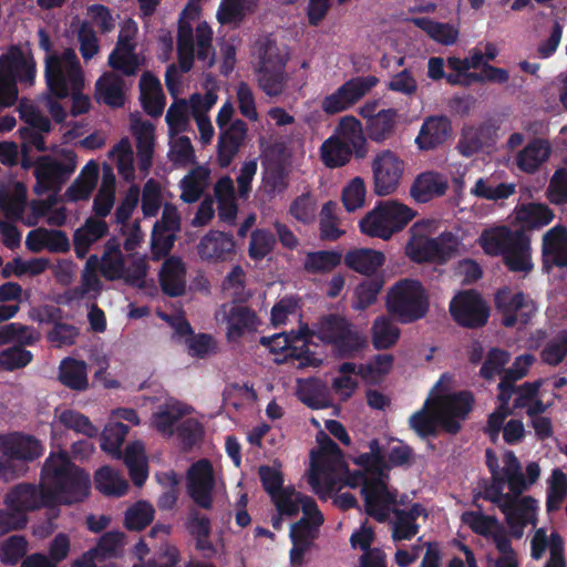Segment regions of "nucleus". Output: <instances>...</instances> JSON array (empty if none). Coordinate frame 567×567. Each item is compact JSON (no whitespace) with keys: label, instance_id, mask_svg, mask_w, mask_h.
Masks as SVG:
<instances>
[{"label":"nucleus","instance_id":"1","mask_svg":"<svg viewBox=\"0 0 567 567\" xmlns=\"http://www.w3.org/2000/svg\"><path fill=\"white\" fill-rule=\"evenodd\" d=\"M42 480L47 497L55 505H73L90 494L89 473L71 462L68 453H51L42 466Z\"/></svg>","mask_w":567,"mask_h":567},{"label":"nucleus","instance_id":"2","mask_svg":"<svg viewBox=\"0 0 567 567\" xmlns=\"http://www.w3.org/2000/svg\"><path fill=\"white\" fill-rule=\"evenodd\" d=\"M478 244L487 256L502 257L511 272L529 274L534 269L532 239L524 229H512L506 225L485 228Z\"/></svg>","mask_w":567,"mask_h":567},{"label":"nucleus","instance_id":"3","mask_svg":"<svg viewBox=\"0 0 567 567\" xmlns=\"http://www.w3.org/2000/svg\"><path fill=\"white\" fill-rule=\"evenodd\" d=\"M338 136H330L321 147V159L329 168L341 167L348 164L354 155L357 158L365 157L368 153L367 140L361 122L352 116L342 117L338 125Z\"/></svg>","mask_w":567,"mask_h":567},{"label":"nucleus","instance_id":"4","mask_svg":"<svg viewBox=\"0 0 567 567\" xmlns=\"http://www.w3.org/2000/svg\"><path fill=\"white\" fill-rule=\"evenodd\" d=\"M385 307L400 323L409 324L424 318L430 308L429 296L416 279H401L388 292Z\"/></svg>","mask_w":567,"mask_h":567},{"label":"nucleus","instance_id":"5","mask_svg":"<svg viewBox=\"0 0 567 567\" xmlns=\"http://www.w3.org/2000/svg\"><path fill=\"white\" fill-rule=\"evenodd\" d=\"M415 215V210L396 200H380L361 218L359 229L369 237L389 240L403 230Z\"/></svg>","mask_w":567,"mask_h":567},{"label":"nucleus","instance_id":"6","mask_svg":"<svg viewBox=\"0 0 567 567\" xmlns=\"http://www.w3.org/2000/svg\"><path fill=\"white\" fill-rule=\"evenodd\" d=\"M44 76L48 89L58 99L69 96V84L75 90L84 86V76L80 61L73 49L68 48L61 54L45 55Z\"/></svg>","mask_w":567,"mask_h":567},{"label":"nucleus","instance_id":"7","mask_svg":"<svg viewBox=\"0 0 567 567\" xmlns=\"http://www.w3.org/2000/svg\"><path fill=\"white\" fill-rule=\"evenodd\" d=\"M460 240L451 231L437 237L413 236L405 246L406 256L416 264L434 262L444 265L457 254Z\"/></svg>","mask_w":567,"mask_h":567},{"label":"nucleus","instance_id":"8","mask_svg":"<svg viewBox=\"0 0 567 567\" xmlns=\"http://www.w3.org/2000/svg\"><path fill=\"white\" fill-rule=\"evenodd\" d=\"M62 162L56 161L50 155L40 156L35 163L34 177L35 185L33 192L37 195H43L50 190H60L69 181L76 168V154L72 150H62Z\"/></svg>","mask_w":567,"mask_h":567},{"label":"nucleus","instance_id":"9","mask_svg":"<svg viewBox=\"0 0 567 567\" xmlns=\"http://www.w3.org/2000/svg\"><path fill=\"white\" fill-rule=\"evenodd\" d=\"M494 303L501 316V323L505 328L526 326L537 311L535 301L523 291H515L511 287H502L494 295Z\"/></svg>","mask_w":567,"mask_h":567},{"label":"nucleus","instance_id":"10","mask_svg":"<svg viewBox=\"0 0 567 567\" xmlns=\"http://www.w3.org/2000/svg\"><path fill=\"white\" fill-rule=\"evenodd\" d=\"M450 313L461 327L477 329L486 324L489 308L480 292L474 289L460 291L450 302Z\"/></svg>","mask_w":567,"mask_h":567},{"label":"nucleus","instance_id":"11","mask_svg":"<svg viewBox=\"0 0 567 567\" xmlns=\"http://www.w3.org/2000/svg\"><path fill=\"white\" fill-rule=\"evenodd\" d=\"M388 480L389 475L372 477L361 488L365 513L380 523L389 518L396 504L398 492L389 488Z\"/></svg>","mask_w":567,"mask_h":567},{"label":"nucleus","instance_id":"12","mask_svg":"<svg viewBox=\"0 0 567 567\" xmlns=\"http://www.w3.org/2000/svg\"><path fill=\"white\" fill-rule=\"evenodd\" d=\"M404 171V162L392 151L384 150L372 162L374 193L386 196L394 193Z\"/></svg>","mask_w":567,"mask_h":567},{"label":"nucleus","instance_id":"13","mask_svg":"<svg viewBox=\"0 0 567 567\" xmlns=\"http://www.w3.org/2000/svg\"><path fill=\"white\" fill-rule=\"evenodd\" d=\"M187 478L189 497L198 507L210 509L213 507V491L215 487L212 462L207 458H202L192 464Z\"/></svg>","mask_w":567,"mask_h":567},{"label":"nucleus","instance_id":"14","mask_svg":"<svg viewBox=\"0 0 567 567\" xmlns=\"http://www.w3.org/2000/svg\"><path fill=\"white\" fill-rule=\"evenodd\" d=\"M4 503L8 509L18 511L24 515L41 507H52L42 478L39 486L31 483L14 485L6 494Z\"/></svg>","mask_w":567,"mask_h":567},{"label":"nucleus","instance_id":"15","mask_svg":"<svg viewBox=\"0 0 567 567\" xmlns=\"http://www.w3.org/2000/svg\"><path fill=\"white\" fill-rule=\"evenodd\" d=\"M0 453L12 455L25 465L43 454V445L33 435L13 432L0 435Z\"/></svg>","mask_w":567,"mask_h":567},{"label":"nucleus","instance_id":"16","mask_svg":"<svg viewBox=\"0 0 567 567\" xmlns=\"http://www.w3.org/2000/svg\"><path fill=\"white\" fill-rule=\"evenodd\" d=\"M134 32L135 30L131 33L130 29H122L116 45L109 55V65L126 76L134 75L138 69L135 43L133 42Z\"/></svg>","mask_w":567,"mask_h":567},{"label":"nucleus","instance_id":"17","mask_svg":"<svg viewBox=\"0 0 567 567\" xmlns=\"http://www.w3.org/2000/svg\"><path fill=\"white\" fill-rule=\"evenodd\" d=\"M246 133L247 124L243 120H235L227 130L220 133L217 143V162L221 168H227L231 164Z\"/></svg>","mask_w":567,"mask_h":567},{"label":"nucleus","instance_id":"18","mask_svg":"<svg viewBox=\"0 0 567 567\" xmlns=\"http://www.w3.org/2000/svg\"><path fill=\"white\" fill-rule=\"evenodd\" d=\"M185 528L195 540V549L200 551L205 558L216 555V547L210 540L212 522L206 515L192 509L186 518Z\"/></svg>","mask_w":567,"mask_h":567},{"label":"nucleus","instance_id":"19","mask_svg":"<svg viewBox=\"0 0 567 567\" xmlns=\"http://www.w3.org/2000/svg\"><path fill=\"white\" fill-rule=\"evenodd\" d=\"M109 234V225L104 219L89 217L73 234V249L79 259H84L92 245Z\"/></svg>","mask_w":567,"mask_h":567},{"label":"nucleus","instance_id":"20","mask_svg":"<svg viewBox=\"0 0 567 567\" xmlns=\"http://www.w3.org/2000/svg\"><path fill=\"white\" fill-rule=\"evenodd\" d=\"M451 131V122L447 117L431 116L423 122L415 143L422 151L434 150L449 138Z\"/></svg>","mask_w":567,"mask_h":567},{"label":"nucleus","instance_id":"21","mask_svg":"<svg viewBox=\"0 0 567 567\" xmlns=\"http://www.w3.org/2000/svg\"><path fill=\"white\" fill-rule=\"evenodd\" d=\"M197 249L204 260H225L234 251L235 240L231 234L210 230L200 239Z\"/></svg>","mask_w":567,"mask_h":567},{"label":"nucleus","instance_id":"22","mask_svg":"<svg viewBox=\"0 0 567 567\" xmlns=\"http://www.w3.org/2000/svg\"><path fill=\"white\" fill-rule=\"evenodd\" d=\"M342 260L347 268L371 277L383 266L385 256L382 251L372 248H353L342 256Z\"/></svg>","mask_w":567,"mask_h":567},{"label":"nucleus","instance_id":"23","mask_svg":"<svg viewBox=\"0 0 567 567\" xmlns=\"http://www.w3.org/2000/svg\"><path fill=\"white\" fill-rule=\"evenodd\" d=\"M554 217V212L542 203L522 204L515 208V221L525 233L547 226Z\"/></svg>","mask_w":567,"mask_h":567},{"label":"nucleus","instance_id":"24","mask_svg":"<svg viewBox=\"0 0 567 567\" xmlns=\"http://www.w3.org/2000/svg\"><path fill=\"white\" fill-rule=\"evenodd\" d=\"M162 291L169 297L185 293V267L181 258L168 257L162 265L159 275Z\"/></svg>","mask_w":567,"mask_h":567},{"label":"nucleus","instance_id":"25","mask_svg":"<svg viewBox=\"0 0 567 567\" xmlns=\"http://www.w3.org/2000/svg\"><path fill=\"white\" fill-rule=\"evenodd\" d=\"M399 111L393 107L383 109L377 112L365 124L368 137L375 143H383L391 140L395 133L399 122Z\"/></svg>","mask_w":567,"mask_h":567},{"label":"nucleus","instance_id":"26","mask_svg":"<svg viewBox=\"0 0 567 567\" xmlns=\"http://www.w3.org/2000/svg\"><path fill=\"white\" fill-rule=\"evenodd\" d=\"M449 187L447 181L435 172L420 174L411 186V196L417 203H427L434 197L445 194Z\"/></svg>","mask_w":567,"mask_h":567},{"label":"nucleus","instance_id":"27","mask_svg":"<svg viewBox=\"0 0 567 567\" xmlns=\"http://www.w3.org/2000/svg\"><path fill=\"white\" fill-rule=\"evenodd\" d=\"M318 443L320 446L321 455L315 456V453H311L312 461H311V472L309 475V483L313 491L317 493L320 492L321 488V481H320V474L324 472L326 465H324V456H331L333 458H341L342 457V451L338 446V444L324 432H320L318 434Z\"/></svg>","mask_w":567,"mask_h":567},{"label":"nucleus","instance_id":"28","mask_svg":"<svg viewBox=\"0 0 567 567\" xmlns=\"http://www.w3.org/2000/svg\"><path fill=\"white\" fill-rule=\"evenodd\" d=\"M95 99L111 107L124 105V81L114 73H104L95 83Z\"/></svg>","mask_w":567,"mask_h":567},{"label":"nucleus","instance_id":"29","mask_svg":"<svg viewBox=\"0 0 567 567\" xmlns=\"http://www.w3.org/2000/svg\"><path fill=\"white\" fill-rule=\"evenodd\" d=\"M257 316L246 306H234L227 315V337L229 340H238L245 333L255 331Z\"/></svg>","mask_w":567,"mask_h":567},{"label":"nucleus","instance_id":"30","mask_svg":"<svg viewBox=\"0 0 567 567\" xmlns=\"http://www.w3.org/2000/svg\"><path fill=\"white\" fill-rule=\"evenodd\" d=\"M550 146L547 141L535 138L529 142L517 155V165L520 171L533 174L548 159Z\"/></svg>","mask_w":567,"mask_h":567},{"label":"nucleus","instance_id":"31","mask_svg":"<svg viewBox=\"0 0 567 567\" xmlns=\"http://www.w3.org/2000/svg\"><path fill=\"white\" fill-rule=\"evenodd\" d=\"M252 53L258 58V69H285L287 59L280 52L275 39L269 35L256 40Z\"/></svg>","mask_w":567,"mask_h":567},{"label":"nucleus","instance_id":"32","mask_svg":"<svg viewBox=\"0 0 567 567\" xmlns=\"http://www.w3.org/2000/svg\"><path fill=\"white\" fill-rule=\"evenodd\" d=\"M133 130L136 140L138 167L141 171L147 172L152 166L154 153V126L151 122L143 121L134 125Z\"/></svg>","mask_w":567,"mask_h":567},{"label":"nucleus","instance_id":"33","mask_svg":"<svg viewBox=\"0 0 567 567\" xmlns=\"http://www.w3.org/2000/svg\"><path fill=\"white\" fill-rule=\"evenodd\" d=\"M401 330L388 316H379L371 327V339L374 349L388 350L394 347L400 339Z\"/></svg>","mask_w":567,"mask_h":567},{"label":"nucleus","instance_id":"34","mask_svg":"<svg viewBox=\"0 0 567 567\" xmlns=\"http://www.w3.org/2000/svg\"><path fill=\"white\" fill-rule=\"evenodd\" d=\"M59 380L71 390L83 391L87 389L86 363L82 360L65 358L59 368Z\"/></svg>","mask_w":567,"mask_h":567},{"label":"nucleus","instance_id":"35","mask_svg":"<svg viewBox=\"0 0 567 567\" xmlns=\"http://www.w3.org/2000/svg\"><path fill=\"white\" fill-rule=\"evenodd\" d=\"M330 344L338 358L352 359L367 347V338L352 323Z\"/></svg>","mask_w":567,"mask_h":567},{"label":"nucleus","instance_id":"36","mask_svg":"<svg viewBox=\"0 0 567 567\" xmlns=\"http://www.w3.org/2000/svg\"><path fill=\"white\" fill-rule=\"evenodd\" d=\"M330 344L338 358L352 359L367 347V338L352 323Z\"/></svg>","mask_w":567,"mask_h":567},{"label":"nucleus","instance_id":"37","mask_svg":"<svg viewBox=\"0 0 567 567\" xmlns=\"http://www.w3.org/2000/svg\"><path fill=\"white\" fill-rule=\"evenodd\" d=\"M342 262V254L337 250H317L306 254L303 270L310 275H324Z\"/></svg>","mask_w":567,"mask_h":567},{"label":"nucleus","instance_id":"38","mask_svg":"<svg viewBox=\"0 0 567 567\" xmlns=\"http://www.w3.org/2000/svg\"><path fill=\"white\" fill-rule=\"evenodd\" d=\"M95 488L106 496H123L128 489L127 481L110 466H102L94 474Z\"/></svg>","mask_w":567,"mask_h":567},{"label":"nucleus","instance_id":"39","mask_svg":"<svg viewBox=\"0 0 567 567\" xmlns=\"http://www.w3.org/2000/svg\"><path fill=\"white\" fill-rule=\"evenodd\" d=\"M410 21L424 31L431 39L443 45H452L457 40V29L449 23L437 22L427 17H416L412 18Z\"/></svg>","mask_w":567,"mask_h":567},{"label":"nucleus","instance_id":"40","mask_svg":"<svg viewBox=\"0 0 567 567\" xmlns=\"http://www.w3.org/2000/svg\"><path fill=\"white\" fill-rule=\"evenodd\" d=\"M537 508L536 499L532 496H524L520 499L508 498V502L499 504L501 512L505 515L507 525L529 523V515Z\"/></svg>","mask_w":567,"mask_h":567},{"label":"nucleus","instance_id":"41","mask_svg":"<svg viewBox=\"0 0 567 567\" xmlns=\"http://www.w3.org/2000/svg\"><path fill=\"white\" fill-rule=\"evenodd\" d=\"M130 431L122 422L109 423L101 434V449L113 458H122V445Z\"/></svg>","mask_w":567,"mask_h":567},{"label":"nucleus","instance_id":"42","mask_svg":"<svg viewBox=\"0 0 567 567\" xmlns=\"http://www.w3.org/2000/svg\"><path fill=\"white\" fill-rule=\"evenodd\" d=\"M379 79L374 75L355 76L346 81L338 89L344 97L346 102L353 106L359 102L367 93H369L377 84Z\"/></svg>","mask_w":567,"mask_h":567},{"label":"nucleus","instance_id":"43","mask_svg":"<svg viewBox=\"0 0 567 567\" xmlns=\"http://www.w3.org/2000/svg\"><path fill=\"white\" fill-rule=\"evenodd\" d=\"M352 324L350 320L338 313L322 316L317 324V337L326 344H331L334 338Z\"/></svg>","mask_w":567,"mask_h":567},{"label":"nucleus","instance_id":"44","mask_svg":"<svg viewBox=\"0 0 567 567\" xmlns=\"http://www.w3.org/2000/svg\"><path fill=\"white\" fill-rule=\"evenodd\" d=\"M383 284L381 277H369L360 282L354 289L353 309L362 311L375 303Z\"/></svg>","mask_w":567,"mask_h":567},{"label":"nucleus","instance_id":"45","mask_svg":"<svg viewBox=\"0 0 567 567\" xmlns=\"http://www.w3.org/2000/svg\"><path fill=\"white\" fill-rule=\"evenodd\" d=\"M475 399L470 391H458L453 394L445 395L441 399V410L447 414L455 415L461 420H465L473 410Z\"/></svg>","mask_w":567,"mask_h":567},{"label":"nucleus","instance_id":"46","mask_svg":"<svg viewBox=\"0 0 567 567\" xmlns=\"http://www.w3.org/2000/svg\"><path fill=\"white\" fill-rule=\"evenodd\" d=\"M515 192L516 187L514 184H494L487 178H478L471 189L472 195L486 200L506 199L515 194Z\"/></svg>","mask_w":567,"mask_h":567},{"label":"nucleus","instance_id":"47","mask_svg":"<svg viewBox=\"0 0 567 567\" xmlns=\"http://www.w3.org/2000/svg\"><path fill=\"white\" fill-rule=\"evenodd\" d=\"M299 400L310 409H324L330 405L326 388L316 379H308L298 390Z\"/></svg>","mask_w":567,"mask_h":567},{"label":"nucleus","instance_id":"48","mask_svg":"<svg viewBox=\"0 0 567 567\" xmlns=\"http://www.w3.org/2000/svg\"><path fill=\"white\" fill-rule=\"evenodd\" d=\"M154 507L146 501H138L125 512L124 525L128 530H143L154 519Z\"/></svg>","mask_w":567,"mask_h":567},{"label":"nucleus","instance_id":"49","mask_svg":"<svg viewBox=\"0 0 567 567\" xmlns=\"http://www.w3.org/2000/svg\"><path fill=\"white\" fill-rule=\"evenodd\" d=\"M567 496V476L560 468L551 472L546 495V509L548 513L558 511Z\"/></svg>","mask_w":567,"mask_h":567},{"label":"nucleus","instance_id":"50","mask_svg":"<svg viewBox=\"0 0 567 567\" xmlns=\"http://www.w3.org/2000/svg\"><path fill=\"white\" fill-rule=\"evenodd\" d=\"M59 422L69 430L83 434L89 439L95 437L99 429L90 421V419L71 409H66L58 416Z\"/></svg>","mask_w":567,"mask_h":567},{"label":"nucleus","instance_id":"51","mask_svg":"<svg viewBox=\"0 0 567 567\" xmlns=\"http://www.w3.org/2000/svg\"><path fill=\"white\" fill-rule=\"evenodd\" d=\"M567 357V330H560L540 352L542 361L550 367L559 365Z\"/></svg>","mask_w":567,"mask_h":567},{"label":"nucleus","instance_id":"52","mask_svg":"<svg viewBox=\"0 0 567 567\" xmlns=\"http://www.w3.org/2000/svg\"><path fill=\"white\" fill-rule=\"evenodd\" d=\"M429 400L424 406L410 416L409 423L421 437L436 436L439 419L437 415L427 409Z\"/></svg>","mask_w":567,"mask_h":567},{"label":"nucleus","instance_id":"53","mask_svg":"<svg viewBox=\"0 0 567 567\" xmlns=\"http://www.w3.org/2000/svg\"><path fill=\"white\" fill-rule=\"evenodd\" d=\"M213 30L207 22H200L196 27V58L198 61L206 62L207 68L215 63V50L213 48Z\"/></svg>","mask_w":567,"mask_h":567},{"label":"nucleus","instance_id":"54","mask_svg":"<svg viewBox=\"0 0 567 567\" xmlns=\"http://www.w3.org/2000/svg\"><path fill=\"white\" fill-rule=\"evenodd\" d=\"M275 235L268 229H255L250 235L248 254L252 260H261L275 247Z\"/></svg>","mask_w":567,"mask_h":567},{"label":"nucleus","instance_id":"55","mask_svg":"<svg viewBox=\"0 0 567 567\" xmlns=\"http://www.w3.org/2000/svg\"><path fill=\"white\" fill-rule=\"evenodd\" d=\"M258 84L267 95H280L286 84L285 69H258Z\"/></svg>","mask_w":567,"mask_h":567},{"label":"nucleus","instance_id":"56","mask_svg":"<svg viewBox=\"0 0 567 567\" xmlns=\"http://www.w3.org/2000/svg\"><path fill=\"white\" fill-rule=\"evenodd\" d=\"M317 203L310 193H303L296 197L290 207V215L299 223L309 225L316 219Z\"/></svg>","mask_w":567,"mask_h":567},{"label":"nucleus","instance_id":"57","mask_svg":"<svg viewBox=\"0 0 567 567\" xmlns=\"http://www.w3.org/2000/svg\"><path fill=\"white\" fill-rule=\"evenodd\" d=\"M185 414L178 404H166L153 414V426L163 434H172L174 424Z\"/></svg>","mask_w":567,"mask_h":567},{"label":"nucleus","instance_id":"58","mask_svg":"<svg viewBox=\"0 0 567 567\" xmlns=\"http://www.w3.org/2000/svg\"><path fill=\"white\" fill-rule=\"evenodd\" d=\"M32 358L31 351L22 346H13L0 352V367L6 371H14L27 367Z\"/></svg>","mask_w":567,"mask_h":567},{"label":"nucleus","instance_id":"59","mask_svg":"<svg viewBox=\"0 0 567 567\" xmlns=\"http://www.w3.org/2000/svg\"><path fill=\"white\" fill-rule=\"evenodd\" d=\"M28 542L22 535L10 536L1 546V561L14 566L24 557Z\"/></svg>","mask_w":567,"mask_h":567},{"label":"nucleus","instance_id":"60","mask_svg":"<svg viewBox=\"0 0 567 567\" xmlns=\"http://www.w3.org/2000/svg\"><path fill=\"white\" fill-rule=\"evenodd\" d=\"M364 181L357 176L343 188L341 199L348 212H354L362 207L365 200Z\"/></svg>","mask_w":567,"mask_h":567},{"label":"nucleus","instance_id":"61","mask_svg":"<svg viewBox=\"0 0 567 567\" xmlns=\"http://www.w3.org/2000/svg\"><path fill=\"white\" fill-rule=\"evenodd\" d=\"M509 361V353L499 348H492L481 367L480 375L485 380H492L499 374Z\"/></svg>","mask_w":567,"mask_h":567},{"label":"nucleus","instance_id":"62","mask_svg":"<svg viewBox=\"0 0 567 567\" xmlns=\"http://www.w3.org/2000/svg\"><path fill=\"white\" fill-rule=\"evenodd\" d=\"M25 54L19 45H11L0 55V75L16 80L19 69L24 64Z\"/></svg>","mask_w":567,"mask_h":567},{"label":"nucleus","instance_id":"63","mask_svg":"<svg viewBox=\"0 0 567 567\" xmlns=\"http://www.w3.org/2000/svg\"><path fill=\"white\" fill-rule=\"evenodd\" d=\"M185 344L187 346L188 354L194 358L205 359L210 353L216 352L215 340L208 333H194L190 338L185 339Z\"/></svg>","mask_w":567,"mask_h":567},{"label":"nucleus","instance_id":"64","mask_svg":"<svg viewBox=\"0 0 567 567\" xmlns=\"http://www.w3.org/2000/svg\"><path fill=\"white\" fill-rule=\"evenodd\" d=\"M547 198L556 205L567 203V168H558L554 173L547 188Z\"/></svg>","mask_w":567,"mask_h":567}]
</instances>
